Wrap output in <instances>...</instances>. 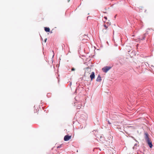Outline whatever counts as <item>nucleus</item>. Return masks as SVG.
Returning <instances> with one entry per match:
<instances>
[{"instance_id":"1","label":"nucleus","mask_w":154,"mask_h":154,"mask_svg":"<svg viewBox=\"0 0 154 154\" xmlns=\"http://www.w3.org/2000/svg\"><path fill=\"white\" fill-rule=\"evenodd\" d=\"M72 136L66 135H65L64 137V140L65 141H68L71 137Z\"/></svg>"},{"instance_id":"2","label":"nucleus","mask_w":154,"mask_h":154,"mask_svg":"<svg viewBox=\"0 0 154 154\" xmlns=\"http://www.w3.org/2000/svg\"><path fill=\"white\" fill-rule=\"evenodd\" d=\"M149 136L147 133L146 132L144 133V137L146 141L150 140L149 138Z\"/></svg>"},{"instance_id":"3","label":"nucleus","mask_w":154,"mask_h":154,"mask_svg":"<svg viewBox=\"0 0 154 154\" xmlns=\"http://www.w3.org/2000/svg\"><path fill=\"white\" fill-rule=\"evenodd\" d=\"M94 135H95V137H96L97 138H99L100 139V140L102 142V141L101 140H103V137L102 135L100 134H95L94 133Z\"/></svg>"},{"instance_id":"4","label":"nucleus","mask_w":154,"mask_h":154,"mask_svg":"<svg viewBox=\"0 0 154 154\" xmlns=\"http://www.w3.org/2000/svg\"><path fill=\"white\" fill-rule=\"evenodd\" d=\"M147 144L148 145L150 148H151L152 147V142L150 140H147L146 141Z\"/></svg>"},{"instance_id":"5","label":"nucleus","mask_w":154,"mask_h":154,"mask_svg":"<svg viewBox=\"0 0 154 154\" xmlns=\"http://www.w3.org/2000/svg\"><path fill=\"white\" fill-rule=\"evenodd\" d=\"M90 78L91 80H92L93 79L95 78V75L94 72H91V74L90 75Z\"/></svg>"},{"instance_id":"6","label":"nucleus","mask_w":154,"mask_h":154,"mask_svg":"<svg viewBox=\"0 0 154 154\" xmlns=\"http://www.w3.org/2000/svg\"><path fill=\"white\" fill-rule=\"evenodd\" d=\"M44 29L45 31L46 32H49L50 31V29L48 27H45Z\"/></svg>"},{"instance_id":"7","label":"nucleus","mask_w":154,"mask_h":154,"mask_svg":"<svg viewBox=\"0 0 154 154\" xmlns=\"http://www.w3.org/2000/svg\"><path fill=\"white\" fill-rule=\"evenodd\" d=\"M101 80V78L100 75H99L96 79V81L97 82H100Z\"/></svg>"},{"instance_id":"8","label":"nucleus","mask_w":154,"mask_h":154,"mask_svg":"<svg viewBox=\"0 0 154 154\" xmlns=\"http://www.w3.org/2000/svg\"><path fill=\"white\" fill-rule=\"evenodd\" d=\"M112 66H106V72L111 68Z\"/></svg>"},{"instance_id":"9","label":"nucleus","mask_w":154,"mask_h":154,"mask_svg":"<svg viewBox=\"0 0 154 154\" xmlns=\"http://www.w3.org/2000/svg\"><path fill=\"white\" fill-rule=\"evenodd\" d=\"M102 70L104 72L106 73V66H104L103 68L102 69Z\"/></svg>"},{"instance_id":"10","label":"nucleus","mask_w":154,"mask_h":154,"mask_svg":"<svg viewBox=\"0 0 154 154\" xmlns=\"http://www.w3.org/2000/svg\"><path fill=\"white\" fill-rule=\"evenodd\" d=\"M79 105H78L76 106L77 109H80L81 108V105L78 104Z\"/></svg>"},{"instance_id":"11","label":"nucleus","mask_w":154,"mask_h":154,"mask_svg":"<svg viewBox=\"0 0 154 154\" xmlns=\"http://www.w3.org/2000/svg\"><path fill=\"white\" fill-rule=\"evenodd\" d=\"M146 34H144L143 35V37H142V38H140V39H141V40H144L145 39V36H146Z\"/></svg>"},{"instance_id":"12","label":"nucleus","mask_w":154,"mask_h":154,"mask_svg":"<svg viewBox=\"0 0 154 154\" xmlns=\"http://www.w3.org/2000/svg\"><path fill=\"white\" fill-rule=\"evenodd\" d=\"M106 16H104V19H103V21L104 23H105L106 22Z\"/></svg>"},{"instance_id":"13","label":"nucleus","mask_w":154,"mask_h":154,"mask_svg":"<svg viewBox=\"0 0 154 154\" xmlns=\"http://www.w3.org/2000/svg\"><path fill=\"white\" fill-rule=\"evenodd\" d=\"M63 144H61L60 145H59V146H57V148H60L62 147V145H63Z\"/></svg>"},{"instance_id":"14","label":"nucleus","mask_w":154,"mask_h":154,"mask_svg":"<svg viewBox=\"0 0 154 154\" xmlns=\"http://www.w3.org/2000/svg\"><path fill=\"white\" fill-rule=\"evenodd\" d=\"M50 93H48L47 95V96L48 97H50Z\"/></svg>"},{"instance_id":"15","label":"nucleus","mask_w":154,"mask_h":154,"mask_svg":"<svg viewBox=\"0 0 154 154\" xmlns=\"http://www.w3.org/2000/svg\"><path fill=\"white\" fill-rule=\"evenodd\" d=\"M75 69L74 67H72L71 69V71H75Z\"/></svg>"},{"instance_id":"16","label":"nucleus","mask_w":154,"mask_h":154,"mask_svg":"<svg viewBox=\"0 0 154 154\" xmlns=\"http://www.w3.org/2000/svg\"><path fill=\"white\" fill-rule=\"evenodd\" d=\"M110 23H109L108 22H106V25H107L108 26L109 25H110Z\"/></svg>"},{"instance_id":"17","label":"nucleus","mask_w":154,"mask_h":154,"mask_svg":"<svg viewBox=\"0 0 154 154\" xmlns=\"http://www.w3.org/2000/svg\"><path fill=\"white\" fill-rule=\"evenodd\" d=\"M95 132V133L97 132V130H94L93 131V132Z\"/></svg>"},{"instance_id":"18","label":"nucleus","mask_w":154,"mask_h":154,"mask_svg":"<svg viewBox=\"0 0 154 154\" xmlns=\"http://www.w3.org/2000/svg\"><path fill=\"white\" fill-rule=\"evenodd\" d=\"M133 149H136V147L134 146V147H133Z\"/></svg>"},{"instance_id":"19","label":"nucleus","mask_w":154,"mask_h":154,"mask_svg":"<svg viewBox=\"0 0 154 154\" xmlns=\"http://www.w3.org/2000/svg\"><path fill=\"white\" fill-rule=\"evenodd\" d=\"M132 138L134 140L136 141L137 142V141L135 139V138L134 137H132Z\"/></svg>"},{"instance_id":"20","label":"nucleus","mask_w":154,"mask_h":154,"mask_svg":"<svg viewBox=\"0 0 154 154\" xmlns=\"http://www.w3.org/2000/svg\"><path fill=\"white\" fill-rule=\"evenodd\" d=\"M103 26H104V27L105 28H106V24H103Z\"/></svg>"},{"instance_id":"21","label":"nucleus","mask_w":154,"mask_h":154,"mask_svg":"<svg viewBox=\"0 0 154 154\" xmlns=\"http://www.w3.org/2000/svg\"><path fill=\"white\" fill-rule=\"evenodd\" d=\"M47 38H45V40H44V41L45 42H46V41H47Z\"/></svg>"},{"instance_id":"22","label":"nucleus","mask_w":154,"mask_h":154,"mask_svg":"<svg viewBox=\"0 0 154 154\" xmlns=\"http://www.w3.org/2000/svg\"><path fill=\"white\" fill-rule=\"evenodd\" d=\"M75 103H75H75H74V106H76V104Z\"/></svg>"},{"instance_id":"23","label":"nucleus","mask_w":154,"mask_h":154,"mask_svg":"<svg viewBox=\"0 0 154 154\" xmlns=\"http://www.w3.org/2000/svg\"><path fill=\"white\" fill-rule=\"evenodd\" d=\"M137 143H135L134 145V146H137Z\"/></svg>"},{"instance_id":"24","label":"nucleus","mask_w":154,"mask_h":154,"mask_svg":"<svg viewBox=\"0 0 154 154\" xmlns=\"http://www.w3.org/2000/svg\"><path fill=\"white\" fill-rule=\"evenodd\" d=\"M71 83H72L71 82H70V84H69V85H70V86H71Z\"/></svg>"},{"instance_id":"25","label":"nucleus","mask_w":154,"mask_h":154,"mask_svg":"<svg viewBox=\"0 0 154 154\" xmlns=\"http://www.w3.org/2000/svg\"><path fill=\"white\" fill-rule=\"evenodd\" d=\"M108 123L109 124H111V123H110L109 122V121H108Z\"/></svg>"},{"instance_id":"26","label":"nucleus","mask_w":154,"mask_h":154,"mask_svg":"<svg viewBox=\"0 0 154 154\" xmlns=\"http://www.w3.org/2000/svg\"><path fill=\"white\" fill-rule=\"evenodd\" d=\"M91 17L90 16H88V17H87V19H88L89 17Z\"/></svg>"},{"instance_id":"27","label":"nucleus","mask_w":154,"mask_h":154,"mask_svg":"<svg viewBox=\"0 0 154 154\" xmlns=\"http://www.w3.org/2000/svg\"><path fill=\"white\" fill-rule=\"evenodd\" d=\"M50 33H52V31H51V32H50Z\"/></svg>"},{"instance_id":"28","label":"nucleus","mask_w":154,"mask_h":154,"mask_svg":"<svg viewBox=\"0 0 154 154\" xmlns=\"http://www.w3.org/2000/svg\"><path fill=\"white\" fill-rule=\"evenodd\" d=\"M106 43H107V44H108V42H106Z\"/></svg>"},{"instance_id":"29","label":"nucleus","mask_w":154,"mask_h":154,"mask_svg":"<svg viewBox=\"0 0 154 154\" xmlns=\"http://www.w3.org/2000/svg\"><path fill=\"white\" fill-rule=\"evenodd\" d=\"M69 1H70V0H68V2H69Z\"/></svg>"},{"instance_id":"30","label":"nucleus","mask_w":154,"mask_h":154,"mask_svg":"<svg viewBox=\"0 0 154 154\" xmlns=\"http://www.w3.org/2000/svg\"><path fill=\"white\" fill-rule=\"evenodd\" d=\"M75 100H76V97H75Z\"/></svg>"},{"instance_id":"31","label":"nucleus","mask_w":154,"mask_h":154,"mask_svg":"<svg viewBox=\"0 0 154 154\" xmlns=\"http://www.w3.org/2000/svg\"><path fill=\"white\" fill-rule=\"evenodd\" d=\"M108 141H106V143Z\"/></svg>"},{"instance_id":"32","label":"nucleus","mask_w":154,"mask_h":154,"mask_svg":"<svg viewBox=\"0 0 154 154\" xmlns=\"http://www.w3.org/2000/svg\"><path fill=\"white\" fill-rule=\"evenodd\" d=\"M106 29L107 28V26H106Z\"/></svg>"},{"instance_id":"33","label":"nucleus","mask_w":154,"mask_h":154,"mask_svg":"<svg viewBox=\"0 0 154 154\" xmlns=\"http://www.w3.org/2000/svg\"><path fill=\"white\" fill-rule=\"evenodd\" d=\"M109 137H108V139L109 140H110V139H109Z\"/></svg>"}]
</instances>
